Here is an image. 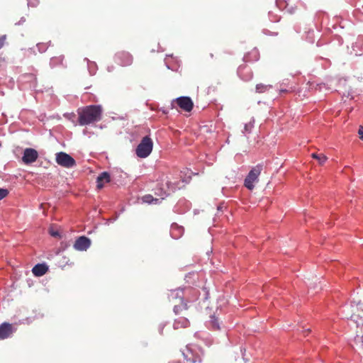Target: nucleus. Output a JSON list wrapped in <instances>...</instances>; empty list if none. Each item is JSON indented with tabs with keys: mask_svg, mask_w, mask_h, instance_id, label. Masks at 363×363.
<instances>
[{
	"mask_svg": "<svg viewBox=\"0 0 363 363\" xmlns=\"http://www.w3.org/2000/svg\"><path fill=\"white\" fill-rule=\"evenodd\" d=\"M102 108L100 106L91 105L78 111V122L80 125H86L101 119Z\"/></svg>",
	"mask_w": 363,
	"mask_h": 363,
	"instance_id": "obj_1",
	"label": "nucleus"
},
{
	"mask_svg": "<svg viewBox=\"0 0 363 363\" xmlns=\"http://www.w3.org/2000/svg\"><path fill=\"white\" fill-rule=\"evenodd\" d=\"M182 354L188 363H202L201 356L203 354V351L196 345H186L182 350Z\"/></svg>",
	"mask_w": 363,
	"mask_h": 363,
	"instance_id": "obj_2",
	"label": "nucleus"
},
{
	"mask_svg": "<svg viewBox=\"0 0 363 363\" xmlns=\"http://www.w3.org/2000/svg\"><path fill=\"white\" fill-rule=\"evenodd\" d=\"M183 290L177 289L171 291L169 299L174 303V312L176 314H181L184 311L188 309L187 302L184 301Z\"/></svg>",
	"mask_w": 363,
	"mask_h": 363,
	"instance_id": "obj_3",
	"label": "nucleus"
},
{
	"mask_svg": "<svg viewBox=\"0 0 363 363\" xmlns=\"http://www.w3.org/2000/svg\"><path fill=\"white\" fill-rule=\"evenodd\" d=\"M350 319L359 328L354 337V344L359 350L363 351V315L354 313L353 315H350Z\"/></svg>",
	"mask_w": 363,
	"mask_h": 363,
	"instance_id": "obj_4",
	"label": "nucleus"
},
{
	"mask_svg": "<svg viewBox=\"0 0 363 363\" xmlns=\"http://www.w3.org/2000/svg\"><path fill=\"white\" fill-rule=\"evenodd\" d=\"M153 142L149 136H145L141 140L135 150V154L138 157L145 158L152 151Z\"/></svg>",
	"mask_w": 363,
	"mask_h": 363,
	"instance_id": "obj_5",
	"label": "nucleus"
},
{
	"mask_svg": "<svg viewBox=\"0 0 363 363\" xmlns=\"http://www.w3.org/2000/svg\"><path fill=\"white\" fill-rule=\"evenodd\" d=\"M262 170V165L257 164L250 171L244 182V185L247 189L252 190L255 188L254 183L258 182Z\"/></svg>",
	"mask_w": 363,
	"mask_h": 363,
	"instance_id": "obj_6",
	"label": "nucleus"
},
{
	"mask_svg": "<svg viewBox=\"0 0 363 363\" xmlns=\"http://www.w3.org/2000/svg\"><path fill=\"white\" fill-rule=\"evenodd\" d=\"M172 108L179 107L182 111L185 112H190L194 108V102L189 96H180L172 102Z\"/></svg>",
	"mask_w": 363,
	"mask_h": 363,
	"instance_id": "obj_7",
	"label": "nucleus"
},
{
	"mask_svg": "<svg viewBox=\"0 0 363 363\" xmlns=\"http://www.w3.org/2000/svg\"><path fill=\"white\" fill-rule=\"evenodd\" d=\"M57 163L62 167L69 168L75 164V160L68 154L60 152L56 155Z\"/></svg>",
	"mask_w": 363,
	"mask_h": 363,
	"instance_id": "obj_8",
	"label": "nucleus"
},
{
	"mask_svg": "<svg viewBox=\"0 0 363 363\" xmlns=\"http://www.w3.org/2000/svg\"><path fill=\"white\" fill-rule=\"evenodd\" d=\"M115 61L121 66L126 67L132 65L133 58L129 52L121 51L116 54Z\"/></svg>",
	"mask_w": 363,
	"mask_h": 363,
	"instance_id": "obj_9",
	"label": "nucleus"
},
{
	"mask_svg": "<svg viewBox=\"0 0 363 363\" xmlns=\"http://www.w3.org/2000/svg\"><path fill=\"white\" fill-rule=\"evenodd\" d=\"M38 158V152L36 150L28 147L23 151V155L22 157V162L25 164H30L35 162Z\"/></svg>",
	"mask_w": 363,
	"mask_h": 363,
	"instance_id": "obj_10",
	"label": "nucleus"
},
{
	"mask_svg": "<svg viewBox=\"0 0 363 363\" xmlns=\"http://www.w3.org/2000/svg\"><path fill=\"white\" fill-rule=\"evenodd\" d=\"M16 331L13 324L4 322L0 325V340L6 339Z\"/></svg>",
	"mask_w": 363,
	"mask_h": 363,
	"instance_id": "obj_11",
	"label": "nucleus"
},
{
	"mask_svg": "<svg viewBox=\"0 0 363 363\" xmlns=\"http://www.w3.org/2000/svg\"><path fill=\"white\" fill-rule=\"evenodd\" d=\"M91 245L90 240L85 237L81 236L77 238L74 244V247L79 251L86 250Z\"/></svg>",
	"mask_w": 363,
	"mask_h": 363,
	"instance_id": "obj_12",
	"label": "nucleus"
},
{
	"mask_svg": "<svg viewBox=\"0 0 363 363\" xmlns=\"http://www.w3.org/2000/svg\"><path fill=\"white\" fill-rule=\"evenodd\" d=\"M351 315L356 313V314L363 315V298H361L360 297L354 298L351 303Z\"/></svg>",
	"mask_w": 363,
	"mask_h": 363,
	"instance_id": "obj_13",
	"label": "nucleus"
},
{
	"mask_svg": "<svg viewBox=\"0 0 363 363\" xmlns=\"http://www.w3.org/2000/svg\"><path fill=\"white\" fill-rule=\"evenodd\" d=\"M48 271V267L45 264H38L32 269L33 274L36 277H41Z\"/></svg>",
	"mask_w": 363,
	"mask_h": 363,
	"instance_id": "obj_14",
	"label": "nucleus"
},
{
	"mask_svg": "<svg viewBox=\"0 0 363 363\" xmlns=\"http://www.w3.org/2000/svg\"><path fill=\"white\" fill-rule=\"evenodd\" d=\"M110 182V175L108 172H104L96 179V186L98 189L103 188L105 183Z\"/></svg>",
	"mask_w": 363,
	"mask_h": 363,
	"instance_id": "obj_15",
	"label": "nucleus"
},
{
	"mask_svg": "<svg viewBox=\"0 0 363 363\" xmlns=\"http://www.w3.org/2000/svg\"><path fill=\"white\" fill-rule=\"evenodd\" d=\"M189 325V321L186 318L179 317L174 320V328L176 330L186 328Z\"/></svg>",
	"mask_w": 363,
	"mask_h": 363,
	"instance_id": "obj_16",
	"label": "nucleus"
},
{
	"mask_svg": "<svg viewBox=\"0 0 363 363\" xmlns=\"http://www.w3.org/2000/svg\"><path fill=\"white\" fill-rule=\"evenodd\" d=\"M64 61V56H55L50 59V65L52 67H55L58 65H62Z\"/></svg>",
	"mask_w": 363,
	"mask_h": 363,
	"instance_id": "obj_17",
	"label": "nucleus"
},
{
	"mask_svg": "<svg viewBox=\"0 0 363 363\" xmlns=\"http://www.w3.org/2000/svg\"><path fill=\"white\" fill-rule=\"evenodd\" d=\"M311 156L313 158L316 159L320 164H323L328 159L323 154L313 153Z\"/></svg>",
	"mask_w": 363,
	"mask_h": 363,
	"instance_id": "obj_18",
	"label": "nucleus"
},
{
	"mask_svg": "<svg viewBox=\"0 0 363 363\" xmlns=\"http://www.w3.org/2000/svg\"><path fill=\"white\" fill-rule=\"evenodd\" d=\"M271 87L272 86L270 85L258 84L256 85V91L259 94L264 93V92L268 91L269 89H271Z\"/></svg>",
	"mask_w": 363,
	"mask_h": 363,
	"instance_id": "obj_19",
	"label": "nucleus"
},
{
	"mask_svg": "<svg viewBox=\"0 0 363 363\" xmlns=\"http://www.w3.org/2000/svg\"><path fill=\"white\" fill-rule=\"evenodd\" d=\"M210 323L213 330H218L220 329L218 320L214 315L211 316Z\"/></svg>",
	"mask_w": 363,
	"mask_h": 363,
	"instance_id": "obj_20",
	"label": "nucleus"
},
{
	"mask_svg": "<svg viewBox=\"0 0 363 363\" xmlns=\"http://www.w3.org/2000/svg\"><path fill=\"white\" fill-rule=\"evenodd\" d=\"M143 201L144 202H146V203H152L153 201H158V199H154V198L152 197V196H151V195H146V196H143Z\"/></svg>",
	"mask_w": 363,
	"mask_h": 363,
	"instance_id": "obj_21",
	"label": "nucleus"
},
{
	"mask_svg": "<svg viewBox=\"0 0 363 363\" xmlns=\"http://www.w3.org/2000/svg\"><path fill=\"white\" fill-rule=\"evenodd\" d=\"M8 194L9 191L7 189L0 188V200L6 197Z\"/></svg>",
	"mask_w": 363,
	"mask_h": 363,
	"instance_id": "obj_22",
	"label": "nucleus"
},
{
	"mask_svg": "<svg viewBox=\"0 0 363 363\" xmlns=\"http://www.w3.org/2000/svg\"><path fill=\"white\" fill-rule=\"evenodd\" d=\"M6 39V36L5 35L0 36V49L4 45Z\"/></svg>",
	"mask_w": 363,
	"mask_h": 363,
	"instance_id": "obj_23",
	"label": "nucleus"
},
{
	"mask_svg": "<svg viewBox=\"0 0 363 363\" xmlns=\"http://www.w3.org/2000/svg\"><path fill=\"white\" fill-rule=\"evenodd\" d=\"M359 138L361 140H363V126L360 125L358 130Z\"/></svg>",
	"mask_w": 363,
	"mask_h": 363,
	"instance_id": "obj_24",
	"label": "nucleus"
},
{
	"mask_svg": "<svg viewBox=\"0 0 363 363\" xmlns=\"http://www.w3.org/2000/svg\"><path fill=\"white\" fill-rule=\"evenodd\" d=\"M253 52L255 54V60H257V57L258 55V50L257 49H254Z\"/></svg>",
	"mask_w": 363,
	"mask_h": 363,
	"instance_id": "obj_25",
	"label": "nucleus"
},
{
	"mask_svg": "<svg viewBox=\"0 0 363 363\" xmlns=\"http://www.w3.org/2000/svg\"><path fill=\"white\" fill-rule=\"evenodd\" d=\"M50 234H51V235L55 237L58 235V233L57 232H51Z\"/></svg>",
	"mask_w": 363,
	"mask_h": 363,
	"instance_id": "obj_26",
	"label": "nucleus"
},
{
	"mask_svg": "<svg viewBox=\"0 0 363 363\" xmlns=\"http://www.w3.org/2000/svg\"><path fill=\"white\" fill-rule=\"evenodd\" d=\"M243 60H244V61H246V62L249 61V60L247 59V55H245V56H244V57H243Z\"/></svg>",
	"mask_w": 363,
	"mask_h": 363,
	"instance_id": "obj_27",
	"label": "nucleus"
},
{
	"mask_svg": "<svg viewBox=\"0 0 363 363\" xmlns=\"http://www.w3.org/2000/svg\"><path fill=\"white\" fill-rule=\"evenodd\" d=\"M245 129L246 130H248V125H245Z\"/></svg>",
	"mask_w": 363,
	"mask_h": 363,
	"instance_id": "obj_28",
	"label": "nucleus"
}]
</instances>
